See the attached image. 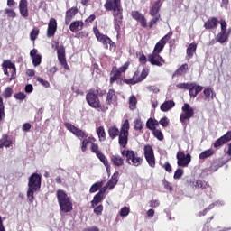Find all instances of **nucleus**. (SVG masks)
Wrapping results in <instances>:
<instances>
[{"label":"nucleus","instance_id":"obj_32","mask_svg":"<svg viewBox=\"0 0 231 231\" xmlns=\"http://www.w3.org/2000/svg\"><path fill=\"white\" fill-rule=\"evenodd\" d=\"M187 71H189V64L184 63L173 72V77H183L187 75Z\"/></svg>","mask_w":231,"mask_h":231},{"label":"nucleus","instance_id":"obj_3","mask_svg":"<svg viewBox=\"0 0 231 231\" xmlns=\"http://www.w3.org/2000/svg\"><path fill=\"white\" fill-rule=\"evenodd\" d=\"M86 101L92 109H99L101 113H106V111H109V106H103L102 102H100V98L98 97V89H90L86 94Z\"/></svg>","mask_w":231,"mask_h":231},{"label":"nucleus","instance_id":"obj_41","mask_svg":"<svg viewBox=\"0 0 231 231\" xmlns=\"http://www.w3.org/2000/svg\"><path fill=\"white\" fill-rule=\"evenodd\" d=\"M97 134L99 138V142H106V130H104V126H99L97 128Z\"/></svg>","mask_w":231,"mask_h":231},{"label":"nucleus","instance_id":"obj_35","mask_svg":"<svg viewBox=\"0 0 231 231\" xmlns=\"http://www.w3.org/2000/svg\"><path fill=\"white\" fill-rule=\"evenodd\" d=\"M158 125H160V123L158 122V120L150 117L147 121H146V127L150 130V131H154L156 129V127H158Z\"/></svg>","mask_w":231,"mask_h":231},{"label":"nucleus","instance_id":"obj_60","mask_svg":"<svg viewBox=\"0 0 231 231\" xmlns=\"http://www.w3.org/2000/svg\"><path fill=\"white\" fill-rule=\"evenodd\" d=\"M102 212H104V206L99 205L94 208V214L97 216H101Z\"/></svg>","mask_w":231,"mask_h":231},{"label":"nucleus","instance_id":"obj_56","mask_svg":"<svg viewBox=\"0 0 231 231\" xmlns=\"http://www.w3.org/2000/svg\"><path fill=\"white\" fill-rule=\"evenodd\" d=\"M38 35H39V29L38 28L32 29L30 33L31 41H35L37 39Z\"/></svg>","mask_w":231,"mask_h":231},{"label":"nucleus","instance_id":"obj_28","mask_svg":"<svg viewBox=\"0 0 231 231\" xmlns=\"http://www.w3.org/2000/svg\"><path fill=\"white\" fill-rule=\"evenodd\" d=\"M110 162L114 167H123L124 165V157L119 154H114L110 156Z\"/></svg>","mask_w":231,"mask_h":231},{"label":"nucleus","instance_id":"obj_58","mask_svg":"<svg viewBox=\"0 0 231 231\" xmlns=\"http://www.w3.org/2000/svg\"><path fill=\"white\" fill-rule=\"evenodd\" d=\"M183 176V169L179 168L176 170L173 178L174 180H180V178H181Z\"/></svg>","mask_w":231,"mask_h":231},{"label":"nucleus","instance_id":"obj_62","mask_svg":"<svg viewBox=\"0 0 231 231\" xmlns=\"http://www.w3.org/2000/svg\"><path fill=\"white\" fill-rule=\"evenodd\" d=\"M89 33L88 32L82 31L80 32L76 33V39H84V37H88Z\"/></svg>","mask_w":231,"mask_h":231},{"label":"nucleus","instance_id":"obj_22","mask_svg":"<svg viewBox=\"0 0 231 231\" xmlns=\"http://www.w3.org/2000/svg\"><path fill=\"white\" fill-rule=\"evenodd\" d=\"M217 24H219V20L216 17H210L205 22L204 28L205 30H216Z\"/></svg>","mask_w":231,"mask_h":231},{"label":"nucleus","instance_id":"obj_7","mask_svg":"<svg viewBox=\"0 0 231 231\" xmlns=\"http://www.w3.org/2000/svg\"><path fill=\"white\" fill-rule=\"evenodd\" d=\"M129 66H131V62L126 61L123 66L119 69L116 66L112 67V70L110 71V84H115V82H124V79H122V73H125L127 69H129Z\"/></svg>","mask_w":231,"mask_h":231},{"label":"nucleus","instance_id":"obj_17","mask_svg":"<svg viewBox=\"0 0 231 231\" xmlns=\"http://www.w3.org/2000/svg\"><path fill=\"white\" fill-rule=\"evenodd\" d=\"M2 68H5L6 69H12V74L9 78L10 82L17 79V69L15 68V64H14L10 60H5L2 63Z\"/></svg>","mask_w":231,"mask_h":231},{"label":"nucleus","instance_id":"obj_5","mask_svg":"<svg viewBox=\"0 0 231 231\" xmlns=\"http://www.w3.org/2000/svg\"><path fill=\"white\" fill-rule=\"evenodd\" d=\"M121 154L126 159L128 165L140 167L143 163V157L138 156V152L134 150H123Z\"/></svg>","mask_w":231,"mask_h":231},{"label":"nucleus","instance_id":"obj_18","mask_svg":"<svg viewBox=\"0 0 231 231\" xmlns=\"http://www.w3.org/2000/svg\"><path fill=\"white\" fill-rule=\"evenodd\" d=\"M116 100H118V97H116L115 89L110 88L106 93V103L103 106H106V107H109V106H115V104H116Z\"/></svg>","mask_w":231,"mask_h":231},{"label":"nucleus","instance_id":"obj_9","mask_svg":"<svg viewBox=\"0 0 231 231\" xmlns=\"http://www.w3.org/2000/svg\"><path fill=\"white\" fill-rule=\"evenodd\" d=\"M93 30L96 38L99 42H101V44H103L106 50L109 49L111 51L112 50H116V44H115V42H113L109 36L101 33L97 27H94Z\"/></svg>","mask_w":231,"mask_h":231},{"label":"nucleus","instance_id":"obj_14","mask_svg":"<svg viewBox=\"0 0 231 231\" xmlns=\"http://www.w3.org/2000/svg\"><path fill=\"white\" fill-rule=\"evenodd\" d=\"M148 62H150L152 66H158L159 68H162V66L165 64V60L159 53L152 52L148 55Z\"/></svg>","mask_w":231,"mask_h":231},{"label":"nucleus","instance_id":"obj_23","mask_svg":"<svg viewBox=\"0 0 231 231\" xmlns=\"http://www.w3.org/2000/svg\"><path fill=\"white\" fill-rule=\"evenodd\" d=\"M79 14V8L78 7H72L66 11L65 14V24L68 25L71 23L73 17Z\"/></svg>","mask_w":231,"mask_h":231},{"label":"nucleus","instance_id":"obj_38","mask_svg":"<svg viewBox=\"0 0 231 231\" xmlns=\"http://www.w3.org/2000/svg\"><path fill=\"white\" fill-rule=\"evenodd\" d=\"M211 156H214V150L208 149L199 153V160H207V158H210Z\"/></svg>","mask_w":231,"mask_h":231},{"label":"nucleus","instance_id":"obj_42","mask_svg":"<svg viewBox=\"0 0 231 231\" xmlns=\"http://www.w3.org/2000/svg\"><path fill=\"white\" fill-rule=\"evenodd\" d=\"M144 151V158H147L149 156H154V150H152V145H144L143 148Z\"/></svg>","mask_w":231,"mask_h":231},{"label":"nucleus","instance_id":"obj_47","mask_svg":"<svg viewBox=\"0 0 231 231\" xmlns=\"http://www.w3.org/2000/svg\"><path fill=\"white\" fill-rule=\"evenodd\" d=\"M5 103H3V97H0V122H3V119L5 118Z\"/></svg>","mask_w":231,"mask_h":231},{"label":"nucleus","instance_id":"obj_39","mask_svg":"<svg viewBox=\"0 0 231 231\" xmlns=\"http://www.w3.org/2000/svg\"><path fill=\"white\" fill-rule=\"evenodd\" d=\"M203 94L205 97V100H214V91L212 90V88H207L203 90Z\"/></svg>","mask_w":231,"mask_h":231},{"label":"nucleus","instance_id":"obj_30","mask_svg":"<svg viewBox=\"0 0 231 231\" xmlns=\"http://www.w3.org/2000/svg\"><path fill=\"white\" fill-rule=\"evenodd\" d=\"M97 142V139H95V137L93 136H88L87 138H83L82 142H81V151L82 152H86V151H88V145H89V143H95Z\"/></svg>","mask_w":231,"mask_h":231},{"label":"nucleus","instance_id":"obj_31","mask_svg":"<svg viewBox=\"0 0 231 231\" xmlns=\"http://www.w3.org/2000/svg\"><path fill=\"white\" fill-rule=\"evenodd\" d=\"M84 28V22L82 21H74L69 25V30L73 33H77V32H80Z\"/></svg>","mask_w":231,"mask_h":231},{"label":"nucleus","instance_id":"obj_20","mask_svg":"<svg viewBox=\"0 0 231 231\" xmlns=\"http://www.w3.org/2000/svg\"><path fill=\"white\" fill-rule=\"evenodd\" d=\"M57 32V20L51 18L47 28V37H54Z\"/></svg>","mask_w":231,"mask_h":231},{"label":"nucleus","instance_id":"obj_52","mask_svg":"<svg viewBox=\"0 0 231 231\" xmlns=\"http://www.w3.org/2000/svg\"><path fill=\"white\" fill-rule=\"evenodd\" d=\"M90 151H91V152L96 154V156H97L98 154H100L102 152H100L98 145L95 143H91Z\"/></svg>","mask_w":231,"mask_h":231},{"label":"nucleus","instance_id":"obj_15","mask_svg":"<svg viewBox=\"0 0 231 231\" xmlns=\"http://www.w3.org/2000/svg\"><path fill=\"white\" fill-rule=\"evenodd\" d=\"M42 178L39 173H32L29 178L28 188L41 190Z\"/></svg>","mask_w":231,"mask_h":231},{"label":"nucleus","instance_id":"obj_37","mask_svg":"<svg viewBox=\"0 0 231 231\" xmlns=\"http://www.w3.org/2000/svg\"><path fill=\"white\" fill-rule=\"evenodd\" d=\"M196 50H198V44L196 43H190L186 51V53L189 59H192L194 57V53H196Z\"/></svg>","mask_w":231,"mask_h":231},{"label":"nucleus","instance_id":"obj_46","mask_svg":"<svg viewBox=\"0 0 231 231\" xmlns=\"http://www.w3.org/2000/svg\"><path fill=\"white\" fill-rule=\"evenodd\" d=\"M136 104H138V100L136 99V97L131 96L129 97V108L132 111L136 108Z\"/></svg>","mask_w":231,"mask_h":231},{"label":"nucleus","instance_id":"obj_11","mask_svg":"<svg viewBox=\"0 0 231 231\" xmlns=\"http://www.w3.org/2000/svg\"><path fill=\"white\" fill-rule=\"evenodd\" d=\"M181 111L183 112L180 116V121L181 124H185L187 120H190V118L194 117V108H192L189 104L185 103L181 107Z\"/></svg>","mask_w":231,"mask_h":231},{"label":"nucleus","instance_id":"obj_49","mask_svg":"<svg viewBox=\"0 0 231 231\" xmlns=\"http://www.w3.org/2000/svg\"><path fill=\"white\" fill-rule=\"evenodd\" d=\"M5 14H6L7 17H10L11 19H15L17 17V13L14 9L6 8L5 9Z\"/></svg>","mask_w":231,"mask_h":231},{"label":"nucleus","instance_id":"obj_2","mask_svg":"<svg viewBox=\"0 0 231 231\" xmlns=\"http://www.w3.org/2000/svg\"><path fill=\"white\" fill-rule=\"evenodd\" d=\"M131 128L129 125V120H125L122 124L121 128L118 129L116 125L110 126L108 128V134L111 140H115V138H118V143L120 147L125 149L127 147V143H129V129Z\"/></svg>","mask_w":231,"mask_h":231},{"label":"nucleus","instance_id":"obj_34","mask_svg":"<svg viewBox=\"0 0 231 231\" xmlns=\"http://www.w3.org/2000/svg\"><path fill=\"white\" fill-rule=\"evenodd\" d=\"M175 106L176 103H174L173 100H168L161 105L160 109L163 111V113H167V111H170V109H172Z\"/></svg>","mask_w":231,"mask_h":231},{"label":"nucleus","instance_id":"obj_48","mask_svg":"<svg viewBox=\"0 0 231 231\" xmlns=\"http://www.w3.org/2000/svg\"><path fill=\"white\" fill-rule=\"evenodd\" d=\"M145 160L150 167H156V158L154 157V155L145 157Z\"/></svg>","mask_w":231,"mask_h":231},{"label":"nucleus","instance_id":"obj_8","mask_svg":"<svg viewBox=\"0 0 231 231\" xmlns=\"http://www.w3.org/2000/svg\"><path fill=\"white\" fill-rule=\"evenodd\" d=\"M149 68H143L142 71L136 70L131 79H124V83L128 86H134L135 84H140L143 82L147 77H149Z\"/></svg>","mask_w":231,"mask_h":231},{"label":"nucleus","instance_id":"obj_29","mask_svg":"<svg viewBox=\"0 0 231 231\" xmlns=\"http://www.w3.org/2000/svg\"><path fill=\"white\" fill-rule=\"evenodd\" d=\"M97 158L103 163V165L106 169L107 174H111V164H109V160H107V157L104 153H97Z\"/></svg>","mask_w":231,"mask_h":231},{"label":"nucleus","instance_id":"obj_55","mask_svg":"<svg viewBox=\"0 0 231 231\" xmlns=\"http://www.w3.org/2000/svg\"><path fill=\"white\" fill-rule=\"evenodd\" d=\"M147 56H145V54H143V52L139 53V62L140 64H142L143 66H145L147 64Z\"/></svg>","mask_w":231,"mask_h":231},{"label":"nucleus","instance_id":"obj_40","mask_svg":"<svg viewBox=\"0 0 231 231\" xmlns=\"http://www.w3.org/2000/svg\"><path fill=\"white\" fill-rule=\"evenodd\" d=\"M35 192H39V189H33L32 188H28L27 189V199H29L30 203H33L35 199Z\"/></svg>","mask_w":231,"mask_h":231},{"label":"nucleus","instance_id":"obj_12","mask_svg":"<svg viewBox=\"0 0 231 231\" xmlns=\"http://www.w3.org/2000/svg\"><path fill=\"white\" fill-rule=\"evenodd\" d=\"M66 129L70 131L72 134L77 136L79 140H83V138H88V133L83 131L82 129L77 128V126L73 125L71 123H65L64 124Z\"/></svg>","mask_w":231,"mask_h":231},{"label":"nucleus","instance_id":"obj_1","mask_svg":"<svg viewBox=\"0 0 231 231\" xmlns=\"http://www.w3.org/2000/svg\"><path fill=\"white\" fill-rule=\"evenodd\" d=\"M104 8L107 12H113L114 28L117 36L120 35V32H122V23H124V8H122V0H106Z\"/></svg>","mask_w":231,"mask_h":231},{"label":"nucleus","instance_id":"obj_19","mask_svg":"<svg viewBox=\"0 0 231 231\" xmlns=\"http://www.w3.org/2000/svg\"><path fill=\"white\" fill-rule=\"evenodd\" d=\"M131 15L133 19L137 21V23H140L142 28H147V19H145V16L142 14L139 11H132Z\"/></svg>","mask_w":231,"mask_h":231},{"label":"nucleus","instance_id":"obj_61","mask_svg":"<svg viewBox=\"0 0 231 231\" xmlns=\"http://www.w3.org/2000/svg\"><path fill=\"white\" fill-rule=\"evenodd\" d=\"M14 97L16 100H24L26 98V94H24V92H19L14 94Z\"/></svg>","mask_w":231,"mask_h":231},{"label":"nucleus","instance_id":"obj_25","mask_svg":"<svg viewBox=\"0 0 231 231\" xmlns=\"http://www.w3.org/2000/svg\"><path fill=\"white\" fill-rule=\"evenodd\" d=\"M118 176H120V172L115 171L110 180L107 181L106 188L109 189V190H112V189L116 187V184L118 183Z\"/></svg>","mask_w":231,"mask_h":231},{"label":"nucleus","instance_id":"obj_16","mask_svg":"<svg viewBox=\"0 0 231 231\" xmlns=\"http://www.w3.org/2000/svg\"><path fill=\"white\" fill-rule=\"evenodd\" d=\"M192 157H190V153L185 155L183 152H177V165L179 167H188L189 163H190Z\"/></svg>","mask_w":231,"mask_h":231},{"label":"nucleus","instance_id":"obj_54","mask_svg":"<svg viewBox=\"0 0 231 231\" xmlns=\"http://www.w3.org/2000/svg\"><path fill=\"white\" fill-rule=\"evenodd\" d=\"M129 212H131V209H129L128 207L125 206L121 210L119 215L121 217H126V216H129Z\"/></svg>","mask_w":231,"mask_h":231},{"label":"nucleus","instance_id":"obj_4","mask_svg":"<svg viewBox=\"0 0 231 231\" xmlns=\"http://www.w3.org/2000/svg\"><path fill=\"white\" fill-rule=\"evenodd\" d=\"M56 198L58 199L60 212L68 214L73 210V202L66 191L63 189H58L56 192Z\"/></svg>","mask_w":231,"mask_h":231},{"label":"nucleus","instance_id":"obj_36","mask_svg":"<svg viewBox=\"0 0 231 231\" xmlns=\"http://www.w3.org/2000/svg\"><path fill=\"white\" fill-rule=\"evenodd\" d=\"M216 37L219 44H225V42L228 41V34L222 31H220Z\"/></svg>","mask_w":231,"mask_h":231},{"label":"nucleus","instance_id":"obj_57","mask_svg":"<svg viewBox=\"0 0 231 231\" xmlns=\"http://www.w3.org/2000/svg\"><path fill=\"white\" fill-rule=\"evenodd\" d=\"M36 80H37V82L42 84V86H43L44 88H50V82H48V80H45L44 79H42L41 77H37Z\"/></svg>","mask_w":231,"mask_h":231},{"label":"nucleus","instance_id":"obj_33","mask_svg":"<svg viewBox=\"0 0 231 231\" xmlns=\"http://www.w3.org/2000/svg\"><path fill=\"white\" fill-rule=\"evenodd\" d=\"M12 143H14V141H12L8 134H3L0 139V149H3V147H12Z\"/></svg>","mask_w":231,"mask_h":231},{"label":"nucleus","instance_id":"obj_50","mask_svg":"<svg viewBox=\"0 0 231 231\" xmlns=\"http://www.w3.org/2000/svg\"><path fill=\"white\" fill-rule=\"evenodd\" d=\"M32 64L35 68H37V66H40L41 62H42V57L40 54L32 57Z\"/></svg>","mask_w":231,"mask_h":231},{"label":"nucleus","instance_id":"obj_64","mask_svg":"<svg viewBox=\"0 0 231 231\" xmlns=\"http://www.w3.org/2000/svg\"><path fill=\"white\" fill-rule=\"evenodd\" d=\"M159 124L162 127H167L169 125V118H167V117L161 118V120L159 121Z\"/></svg>","mask_w":231,"mask_h":231},{"label":"nucleus","instance_id":"obj_26","mask_svg":"<svg viewBox=\"0 0 231 231\" xmlns=\"http://www.w3.org/2000/svg\"><path fill=\"white\" fill-rule=\"evenodd\" d=\"M105 192H106V189H100L99 192L94 196V199L91 201L92 208H95V207H97V205H98V203H102V201L104 199V193Z\"/></svg>","mask_w":231,"mask_h":231},{"label":"nucleus","instance_id":"obj_6","mask_svg":"<svg viewBox=\"0 0 231 231\" xmlns=\"http://www.w3.org/2000/svg\"><path fill=\"white\" fill-rule=\"evenodd\" d=\"M176 88L177 89H187L190 98H196V97L203 91V86H200L196 82L179 83L176 85Z\"/></svg>","mask_w":231,"mask_h":231},{"label":"nucleus","instance_id":"obj_27","mask_svg":"<svg viewBox=\"0 0 231 231\" xmlns=\"http://www.w3.org/2000/svg\"><path fill=\"white\" fill-rule=\"evenodd\" d=\"M193 185L196 187V189H201L202 190H212L210 184L203 180H197L195 182H193Z\"/></svg>","mask_w":231,"mask_h":231},{"label":"nucleus","instance_id":"obj_59","mask_svg":"<svg viewBox=\"0 0 231 231\" xmlns=\"http://www.w3.org/2000/svg\"><path fill=\"white\" fill-rule=\"evenodd\" d=\"M163 187L166 189V190H169L170 192H172V185H171V182L167 180V179H164L162 180Z\"/></svg>","mask_w":231,"mask_h":231},{"label":"nucleus","instance_id":"obj_45","mask_svg":"<svg viewBox=\"0 0 231 231\" xmlns=\"http://www.w3.org/2000/svg\"><path fill=\"white\" fill-rule=\"evenodd\" d=\"M102 185L103 183L100 181L94 183L89 189L90 194H93L97 190H100V189H102Z\"/></svg>","mask_w":231,"mask_h":231},{"label":"nucleus","instance_id":"obj_63","mask_svg":"<svg viewBox=\"0 0 231 231\" xmlns=\"http://www.w3.org/2000/svg\"><path fill=\"white\" fill-rule=\"evenodd\" d=\"M134 129L135 131H142L143 125H142V123H141L140 120H135V121L134 122Z\"/></svg>","mask_w":231,"mask_h":231},{"label":"nucleus","instance_id":"obj_10","mask_svg":"<svg viewBox=\"0 0 231 231\" xmlns=\"http://www.w3.org/2000/svg\"><path fill=\"white\" fill-rule=\"evenodd\" d=\"M55 50H57V57L60 66L67 71H69V65H68V60H66V47L59 45V42H56Z\"/></svg>","mask_w":231,"mask_h":231},{"label":"nucleus","instance_id":"obj_44","mask_svg":"<svg viewBox=\"0 0 231 231\" xmlns=\"http://www.w3.org/2000/svg\"><path fill=\"white\" fill-rule=\"evenodd\" d=\"M225 143H226V141L225 140V138L223 136H221L217 141H215L213 147L215 149H219V147H223V145H225Z\"/></svg>","mask_w":231,"mask_h":231},{"label":"nucleus","instance_id":"obj_24","mask_svg":"<svg viewBox=\"0 0 231 231\" xmlns=\"http://www.w3.org/2000/svg\"><path fill=\"white\" fill-rule=\"evenodd\" d=\"M19 10L22 17H24V19L28 18V15H30L28 13V0H20Z\"/></svg>","mask_w":231,"mask_h":231},{"label":"nucleus","instance_id":"obj_13","mask_svg":"<svg viewBox=\"0 0 231 231\" xmlns=\"http://www.w3.org/2000/svg\"><path fill=\"white\" fill-rule=\"evenodd\" d=\"M173 32L172 31H170L166 35H164L154 46V49L152 51L153 53H159L161 51H163V48H165V44H167V42L172 37Z\"/></svg>","mask_w":231,"mask_h":231},{"label":"nucleus","instance_id":"obj_51","mask_svg":"<svg viewBox=\"0 0 231 231\" xmlns=\"http://www.w3.org/2000/svg\"><path fill=\"white\" fill-rule=\"evenodd\" d=\"M13 94L14 89L11 87H7L3 92V97L5 98H10V97H12Z\"/></svg>","mask_w":231,"mask_h":231},{"label":"nucleus","instance_id":"obj_53","mask_svg":"<svg viewBox=\"0 0 231 231\" xmlns=\"http://www.w3.org/2000/svg\"><path fill=\"white\" fill-rule=\"evenodd\" d=\"M161 17L162 16L160 14H157L156 16H154V18L150 20V22L148 23V28H152V26H154V24H156V23L160 21Z\"/></svg>","mask_w":231,"mask_h":231},{"label":"nucleus","instance_id":"obj_21","mask_svg":"<svg viewBox=\"0 0 231 231\" xmlns=\"http://www.w3.org/2000/svg\"><path fill=\"white\" fill-rule=\"evenodd\" d=\"M162 0L155 1L149 11V14L152 17H156V15H160V8H162Z\"/></svg>","mask_w":231,"mask_h":231},{"label":"nucleus","instance_id":"obj_43","mask_svg":"<svg viewBox=\"0 0 231 231\" xmlns=\"http://www.w3.org/2000/svg\"><path fill=\"white\" fill-rule=\"evenodd\" d=\"M152 134L154 138H157V140H159L160 142H163L164 136L163 133H162V130L155 128V130H152Z\"/></svg>","mask_w":231,"mask_h":231}]
</instances>
